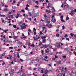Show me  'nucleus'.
I'll use <instances>...</instances> for the list:
<instances>
[{"instance_id":"44","label":"nucleus","mask_w":76,"mask_h":76,"mask_svg":"<svg viewBox=\"0 0 76 76\" xmlns=\"http://www.w3.org/2000/svg\"><path fill=\"white\" fill-rule=\"evenodd\" d=\"M13 27L14 28H16V26L14 25L13 26Z\"/></svg>"},{"instance_id":"20","label":"nucleus","mask_w":76,"mask_h":76,"mask_svg":"<svg viewBox=\"0 0 76 76\" xmlns=\"http://www.w3.org/2000/svg\"><path fill=\"white\" fill-rule=\"evenodd\" d=\"M18 44L19 45L20 44H22V43L20 42V41H19L18 42Z\"/></svg>"},{"instance_id":"38","label":"nucleus","mask_w":76,"mask_h":76,"mask_svg":"<svg viewBox=\"0 0 76 76\" xmlns=\"http://www.w3.org/2000/svg\"><path fill=\"white\" fill-rule=\"evenodd\" d=\"M61 21L63 22H65V21L64 20H63V19H61Z\"/></svg>"},{"instance_id":"54","label":"nucleus","mask_w":76,"mask_h":76,"mask_svg":"<svg viewBox=\"0 0 76 76\" xmlns=\"http://www.w3.org/2000/svg\"><path fill=\"white\" fill-rule=\"evenodd\" d=\"M67 4V3H66V1H64V4Z\"/></svg>"},{"instance_id":"13","label":"nucleus","mask_w":76,"mask_h":76,"mask_svg":"<svg viewBox=\"0 0 76 76\" xmlns=\"http://www.w3.org/2000/svg\"><path fill=\"white\" fill-rule=\"evenodd\" d=\"M52 9H53V11H52V12H53V13H54V12H56V10H55V9L54 8V7H52Z\"/></svg>"},{"instance_id":"3","label":"nucleus","mask_w":76,"mask_h":76,"mask_svg":"<svg viewBox=\"0 0 76 76\" xmlns=\"http://www.w3.org/2000/svg\"><path fill=\"white\" fill-rule=\"evenodd\" d=\"M45 12L47 13L48 14V13H51V10H45Z\"/></svg>"},{"instance_id":"21","label":"nucleus","mask_w":76,"mask_h":76,"mask_svg":"<svg viewBox=\"0 0 76 76\" xmlns=\"http://www.w3.org/2000/svg\"><path fill=\"white\" fill-rule=\"evenodd\" d=\"M42 39H45V38H46V37L44 36L41 37Z\"/></svg>"},{"instance_id":"14","label":"nucleus","mask_w":76,"mask_h":76,"mask_svg":"<svg viewBox=\"0 0 76 76\" xmlns=\"http://www.w3.org/2000/svg\"><path fill=\"white\" fill-rule=\"evenodd\" d=\"M25 28H26V26H22L21 28V29H25Z\"/></svg>"},{"instance_id":"30","label":"nucleus","mask_w":76,"mask_h":76,"mask_svg":"<svg viewBox=\"0 0 76 76\" xmlns=\"http://www.w3.org/2000/svg\"><path fill=\"white\" fill-rule=\"evenodd\" d=\"M38 58H37L36 59V61H39V59Z\"/></svg>"},{"instance_id":"16","label":"nucleus","mask_w":76,"mask_h":76,"mask_svg":"<svg viewBox=\"0 0 76 76\" xmlns=\"http://www.w3.org/2000/svg\"><path fill=\"white\" fill-rule=\"evenodd\" d=\"M57 63L58 64H61V61H59L57 62Z\"/></svg>"},{"instance_id":"60","label":"nucleus","mask_w":76,"mask_h":76,"mask_svg":"<svg viewBox=\"0 0 76 76\" xmlns=\"http://www.w3.org/2000/svg\"><path fill=\"white\" fill-rule=\"evenodd\" d=\"M41 73H42L44 72V71H43V70L42 69L41 70Z\"/></svg>"},{"instance_id":"51","label":"nucleus","mask_w":76,"mask_h":76,"mask_svg":"<svg viewBox=\"0 0 76 76\" xmlns=\"http://www.w3.org/2000/svg\"><path fill=\"white\" fill-rule=\"evenodd\" d=\"M66 40H68V41H69L70 40L68 38H66Z\"/></svg>"},{"instance_id":"35","label":"nucleus","mask_w":76,"mask_h":76,"mask_svg":"<svg viewBox=\"0 0 76 76\" xmlns=\"http://www.w3.org/2000/svg\"><path fill=\"white\" fill-rule=\"evenodd\" d=\"M21 76H26V74H23Z\"/></svg>"},{"instance_id":"8","label":"nucleus","mask_w":76,"mask_h":76,"mask_svg":"<svg viewBox=\"0 0 76 76\" xmlns=\"http://www.w3.org/2000/svg\"><path fill=\"white\" fill-rule=\"evenodd\" d=\"M45 52L46 54H49L50 53V51L49 50H45Z\"/></svg>"},{"instance_id":"64","label":"nucleus","mask_w":76,"mask_h":76,"mask_svg":"<svg viewBox=\"0 0 76 76\" xmlns=\"http://www.w3.org/2000/svg\"><path fill=\"white\" fill-rule=\"evenodd\" d=\"M32 76V75L31 74H28L27 75V76Z\"/></svg>"},{"instance_id":"42","label":"nucleus","mask_w":76,"mask_h":76,"mask_svg":"<svg viewBox=\"0 0 76 76\" xmlns=\"http://www.w3.org/2000/svg\"><path fill=\"white\" fill-rule=\"evenodd\" d=\"M3 63L2 64V65H4V64H5V62L3 61Z\"/></svg>"},{"instance_id":"25","label":"nucleus","mask_w":76,"mask_h":76,"mask_svg":"<svg viewBox=\"0 0 76 76\" xmlns=\"http://www.w3.org/2000/svg\"><path fill=\"white\" fill-rule=\"evenodd\" d=\"M4 32L5 33H6L7 32V31H8V29H7L6 30H3Z\"/></svg>"},{"instance_id":"58","label":"nucleus","mask_w":76,"mask_h":76,"mask_svg":"<svg viewBox=\"0 0 76 76\" xmlns=\"http://www.w3.org/2000/svg\"><path fill=\"white\" fill-rule=\"evenodd\" d=\"M9 48H10L11 49H13V47H9Z\"/></svg>"},{"instance_id":"18","label":"nucleus","mask_w":76,"mask_h":76,"mask_svg":"<svg viewBox=\"0 0 76 76\" xmlns=\"http://www.w3.org/2000/svg\"><path fill=\"white\" fill-rule=\"evenodd\" d=\"M52 28V25L51 24H50V25L49 26V27H48V28Z\"/></svg>"},{"instance_id":"2","label":"nucleus","mask_w":76,"mask_h":76,"mask_svg":"<svg viewBox=\"0 0 76 76\" xmlns=\"http://www.w3.org/2000/svg\"><path fill=\"white\" fill-rule=\"evenodd\" d=\"M43 47H45V48H47V47H50V46H49V45H43Z\"/></svg>"},{"instance_id":"47","label":"nucleus","mask_w":76,"mask_h":76,"mask_svg":"<svg viewBox=\"0 0 76 76\" xmlns=\"http://www.w3.org/2000/svg\"><path fill=\"white\" fill-rule=\"evenodd\" d=\"M61 19H63V15H62L61 17Z\"/></svg>"},{"instance_id":"36","label":"nucleus","mask_w":76,"mask_h":76,"mask_svg":"<svg viewBox=\"0 0 76 76\" xmlns=\"http://www.w3.org/2000/svg\"><path fill=\"white\" fill-rule=\"evenodd\" d=\"M16 3V1L14 0L13 1V2H12V4H14V3Z\"/></svg>"},{"instance_id":"22","label":"nucleus","mask_w":76,"mask_h":76,"mask_svg":"<svg viewBox=\"0 0 76 76\" xmlns=\"http://www.w3.org/2000/svg\"><path fill=\"white\" fill-rule=\"evenodd\" d=\"M35 3L38 5V4H39V2H38V1H35Z\"/></svg>"},{"instance_id":"48","label":"nucleus","mask_w":76,"mask_h":76,"mask_svg":"<svg viewBox=\"0 0 76 76\" xmlns=\"http://www.w3.org/2000/svg\"><path fill=\"white\" fill-rule=\"evenodd\" d=\"M44 17H45V18H47V17H48L47 15H46V14L45 15H44Z\"/></svg>"},{"instance_id":"27","label":"nucleus","mask_w":76,"mask_h":76,"mask_svg":"<svg viewBox=\"0 0 76 76\" xmlns=\"http://www.w3.org/2000/svg\"><path fill=\"white\" fill-rule=\"evenodd\" d=\"M56 37H60V35L59 34H56Z\"/></svg>"},{"instance_id":"53","label":"nucleus","mask_w":76,"mask_h":76,"mask_svg":"<svg viewBox=\"0 0 76 76\" xmlns=\"http://www.w3.org/2000/svg\"><path fill=\"white\" fill-rule=\"evenodd\" d=\"M64 69V67H62V69H61V70L62 71H63V69Z\"/></svg>"},{"instance_id":"23","label":"nucleus","mask_w":76,"mask_h":76,"mask_svg":"<svg viewBox=\"0 0 76 76\" xmlns=\"http://www.w3.org/2000/svg\"><path fill=\"white\" fill-rule=\"evenodd\" d=\"M66 19V20H68L69 19V18L68 16H67Z\"/></svg>"},{"instance_id":"29","label":"nucleus","mask_w":76,"mask_h":76,"mask_svg":"<svg viewBox=\"0 0 76 76\" xmlns=\"http://www.w3.org/2000/svg\"><path fill=\"white\" fill-rule=\"evenodd\" d=\"M31 47H35V45H34V44H33L31 45Z\"/></svg>"},{"instance_id":"17","label":"nucleus","mask_w":76,"mask_h":76,"mask_svg":"<svg viewBox=\"0 0 76 76\" xmlns=\"http://www.w3.org/2000/svg\"><path fill=\"white\" fill-rule=\"evenodd\" d=\"M64 51H69V50L67 48H65L64 49Z\"/></svg>"},{"instance_id":"50","label":"nucleus","mask_w":76,"mask_h":76,"mask_svg":"<svg viewBox=\"0 0 76 76\" xmlns=\"http://www.w3.org/2000/svg\"><path fill=\"white\" fill-rule=\"evenodd\" d=\"M22 67H23V66H21V68L20 70H21V71H22L23 70V69H22Z\"/></svg>"},{"instance_id":"59","label":"nucleus","mask_w":76,"mask_h":76,"mask_svg":"<svg viewBox=\"0 0 76 76\" xmlns=\"http://www.w3.org/2000/svg\"><path fill=\"white\" fill-rule=\"evenodd\" d=\"M60 34H62V33H63V31H60Z\"/></svg>"},{"instance_id":"62","label":"nucleus","mask_w":76,"mask_h":76,"mask_svg":"<svg viewBox=\"0 0 76 76\" xmlns=\"http://www.w3.org/2000/svg\"><path fill=\"white\" fill-rule=\"evenodd\" d=\"M27 69H28V70H31V67H30L29 68H27Z\"/></svg>"},{"instance_id":"46","label":"nucleus","mask_w":76,"mask_h":76,"mask_svg":"<svg viewBox=\"0 0 76 76\" xmlns=\"http://www.w3.org/2000/svg\"><path fill=\"white\" fill-rule=\"evenodd\" d=\"M70 12H71V13H73V12H74V10H72Z\"/></svg>"},{"instance_id":"33","label":"nucleus","mask_w":76,"mask_h":76,"mask_svg":"<svg viewBox=\"0 0 76 76\" xmlns=\"http://www.w3.org/2000/svg\"><path fill=\"white\" fill-rule=\"evenodd\" d=\"M27 19H28V20H29L30 21H31V20H32V19H31V18H27Z\"/></svg>"},{"instance_id":"32","label":"nucleus","mask_w":76,"mask_h":76,"mask_svg":"<svg viewBox=\"0 0 76 76\" xmlns=\"http://www.w3.org/2000/svg\"><path fill=\"white\" fill-rule=\"evenodd\" d=\"M21 11L22 12H23V13H25V10H21Z\"/></svg>"},{"instance_id":"56","label":"nucleus","mask_w":76,"mask_h":76,"mask_svg":"<svg viewBox=\"0 0 76 76\" xmlns=\"http://www.w3.org/2000/svg\"><path fill=\"white\" fill-rule=\"evenodd\" d=\"M3 58V56H1V57H0V59H2Z\"/></svg>"},{"instance_id":"5","label":"nucleus","mask_w":76,"mask_h":76,"mask_svg":"<svg viewBox=\"0 0 76 76\" xmlns=\"http://www.w3.org/2000/svg\"><path fill=\"white\" fill-rule=\"evenodd\" d=\"M33 32H34V35H36V34H37V33H36V29H35V28H33Z\"/></svg>"},{"instance_id":"45","label":"nucleus","mask_w":76,"mask_h":76,"mask_svg":"<svg viewBox=\"0 0 76 76\" xmlns=\"http://www.w3.org/2000/svg\"><path fill=\"white\" fill-rule=\"evenodd\" d=\"M13 15H11V18H12V19H13V18H14V17H13Z\"/></svg>"},{"instance_id":"49","label":"nucleus","mask_w":76,"mask_h":76,"mask_svg":"<svg viewBox=\"0 0 76 76\" xmlns=\"http://www.w3.org/2000/svg\"><path fill=\"white\" fill-rule=\"evenodd\" d=\"M65 28V27H64V26H62V29H64Z\"/></svg>"},{"instance_id":"41","label":"nucleus","mask_w":76,"mask_h":76,"mask_svg":"<svg viewBox=\"0 0 76 76\" xmlns=\"http://www.w3.org/2000/svg\"><path fill=\"white\" fill-rule=\"evenodd\" d=\"M62 57H63V58H66V56L65 55V56H62Z\"/></svg>"},{"instance_id":"4","label":"nucleus","mask_w":76,"mask_h":76,"mask_svg":"<svg viewBox=\"0 0 76 76\" xmlns=\"http://www.w3.org/2000/svg\"><path fill=\"white\" fill-rule=\"evenodd\" d=\"M50 71H51V70H50L49 71H45L44 72V73H45V74H46V75H47V73H48L49 72H50Z\"/></svg>"},{"instance_id":"1","label":"nucleus","mask_w":76,"mask_h":76,"mask_svg":"<svg viewBox=\"0 0 76 76\" xmlns=\"http://www.w3.org/2000/svg\"><path fill=\"white\" fill-rule=\"evenodd\" d=\"M31 16L32 17V18H35L36 17L39 16V15L37 13H35V12L34 10H33Z\"/></svg>"},{"instance_id":"34","label":"nucleus","mask_w":76,"mask_h":76,"mask_svg":"<svg viewBox=\"0 0 76 76\" xmlns=\"http://www.w3.org/2000/svg\"><path fill=\"white\" fill-rule=\"evenodd\" d=\"M25 9H26V10H28V8L27 7H26L25 8Z\"/></svg>"},{"instance_id":"26","label":"nucleus","mask_w":76,"mask_h":76,"mask_svg":"<svg viewBox=\"0 0 76 76\" xmlns=\"http://www.w3.org/2000/svg\"><path fill=\"white\" fill-rule=\"evenodd\" d=\"M69 15H70L71 16H73V15H74V14H73V13L72 12L70 13Z\"/></svg>"},{"instance_id":"63","label":"nucleus","mask_w":76,"mask_h":76,"mask_svg":"<svg viewBox=\"0 0 76 76\" xmlns=\"http://www.w3.org/2000/svg\"><path fill=\"white\" fill-rule=\"evenodd\" d=\"M45 26H48V27H49V25H48V24H47L46 25H45Z\"/></svg>"},{"instance_id":"61","label":"nucleus","mask_w":76,"mask_h":76,"mask_svg":"<svg viewBox=\"0 0 76 76\" xmlns=\"http://www.w3.org/2000/svg\"><path fill=\"white\" fill-rule=\"evenodd\" d=\"M54 18V15H52V19H53Z\"/></svg>"},{"instance_id":"12","label":"nucleus","mask_w":76,"mask_h":76,"mask_svg":"<svg viewBox=\"0 0 76 76\" xmlns=\"http://www.w3.org/2000/svg\"><path fill=\"white\" fill-rule=\"evenodd\" d=\"M8 10L9 9H8L6 7H5V8L3 10L4 11H8Z\"/></svg>"},{"instance_id":"40","label":"nucleus","mask_w":76,"mask_h":76,"mask_svg":"<svg viewBox=\"0 0 76 76\" xmlns=\"http://www.w3.org/2000/svg\"><path fill=\"white\" fill-rule=\"evenodd\" d=\"M1 3L2 4V6H4V3H3L2 2H1Z\"/></svg>"},{"instance_id":"15","label":"nucleus","mask_w":76,"mask_h":76,"mask_svg":"<svg viewBox=\"0 0 76 76\" xmlns=\"http://www.w3.org/2000/svg\"><path fill=\"white\" fill-rule=\"evenodd\" d=\"M51 21H52V22L54 23V22H55L56 21V19H54V20L53 19H52L51 20Z\"/></svg>"},{"instance_id":"52","label":"nucleus","mask_w":76,"mask_h":76,"mask_svg":"<svg viewBox=\"0 0 76 76\" xmlns=\"http://www.w3.org/2000/svg\"><path fill=\"white\" fill-rule=\"evenodd\" d=\"M73 53H74V54H75V55L76 56V52H75V51H74V52Z\"/></svg>"},{"instance_id":"37","label":"nucleus","mask_w":76,"mask_h":76,"mask_svg":"<svg viewBox=\"0 0 76 76\" xmlns=\"http://www.w3.org/2000/svg\"><path fill=\"white\" fill-rule=\"evenodd\" d=\"M42 35L43 34V33L42 32V31H40V34L39 35Z\"/></svg>"},{"instance_id":"6","label":"nucleus","mask_w":76,"mask_h":76,"mask_svg":"<svg viewBox=\"0 0 76 76\" xmlns=\"http://www.w3.org/2000/svg\"><path fill=\"white\" fill-rule=\"evenodd\" d=\"M42 43H45L46 42V39H42Z\"/></svg>"},{"instance_id":"9","label":"nucleus","mask_w":76,"mask_h":76,"mask_svg":"<svg viewBox=\"0 0 76 76\" xmlns=\"http://www.w3.org/2000/svg\"><path fill=\"white\" fill-rule=\"evenodd\" d=\"M51 7V5L50 4V3H48V6H47V8H49Z\"/></svg>"},{"instance_id":"28","label":"nucleus","mask_w":76,"mask_h":76,"mask_svg":"<svg viewBox=\"0 0 76 76\" xmlns=\"http://www.w3.org/2000/svg\"><path fill=\"white\" fill-rule=\"evenodd\" d=\"M17 57H18V58H19V53H17Z\"/></svg>"},{"instance_id":"43","label":"nucleus","mask_w":76,"mask_h":76,"mask_svg":"<svg viewBox=\"0 0 76 76\" xmlns=\"http://www.w3.org/2000/svg\"><path fill=\"white\" fill-rule=\"evenodd\" d=\"M8 6H9L8 5H5V7H8Z\"/></svg>"},{"instance_id":"7","label":"nucleus","mask_w":76,"mask_h":76,"mask_svg":"<svg viewBox=\"0 0 76 76\" xmlns=\"http://www.w3.org/2000/svg\"><path fill=\"white\" fill-rule=\"evenodd\" d=\"M20 16V14L17 13L16 16H15V18H16L17 19H18Z\"/></svg>"},{"instance_id":"19","label":"nucleus","mask_w":76,"mask_h":76,"mask_svg":"<svg viewBox=\"0 0 76 76\" xmlns=\"http://www.w3.org/2000/svg\"><path fill=\"white\" fill-rule=\"evenodd\" d=\"M18 36H14L13 37V38H14V39H17V38H18Z\"/></svg>"},{"instance_id":"39","label":"nucleus","mask_w":76,"mask_h":76,"mask_svg":"<svg viewBox=\"0 0 76 76\" xmlns=\"http://www.w3.org/2000/svg\"><path fill=\"white\" fill-rule=\"evenodd\" d=\"M28 13L29 15L30 16H31V12H28Z\"/></svg>"},{"instance_id":"24","label":"nucleus","mask_w":76,"mask_h":76,"mask_svg":"<svg viewBox=\"0 0 76 76\" xmlns=\"http://www.w3.org/2000/svg\"><path fill=\"white\" fill-rule=\"evenodd\" d=\"M70 35L71 36V37H73V35H74V34L72 33H71L70 34Z\"/></svg>"},{"instance_id":"55","label":"nucleus","mask_w":76,"mask_h":76,"mask_svg":"<svg viewBox=\"0 0 76 76\" xmlns=\"http://www.w3.org/2000/svg\"><path fill=\"white\" fill-rule=\"evenodd\" d=\"M46 23H47L49 24V23H50V21H47L46 22Z\"/></svg>"},{"instance_id":"10","label":"nucleus","mask_w":76,"mask_h":76,"mask_svg":"<svg viewBox=\"0 0 76 76\" xmlns=\"http://www.w3.org/2000/svg\"><path fill=\"white\" fill-rule=\"evenodd\" d=\"M43 44H42V42H40L39 43V46H40V47H41V45H42V46H43Z\"/></svg>"},{"instance_id":"11","label":"nucleus","mask_w":76,"mask_h":76,"mask_svg":"<svg viewBox=\"0 0 76 76\" xmlns=\"http://www.w3.org/2000/svg\"><path fill=\"white\" fill-rule=\"evenodd\" d=\"M33 38H34V40H35V41H37V40H38V39L37 37H35V36H34L33 37Z\"/></svg>"},{"instance_id":"31","label":"nucleus","mask_w":76,"mask_h":76,"mask_svg":"<svg viewBox=\"0 0 76 76\" xmlns=\"http://www.w3.org/2000/svg\"><path fill=\"white\" fill-rule=\"evenodd\" d=\"M68 37V36L67 35V34H65V35L64 36V37L66 38V37Z\"/></svg>"},{"instance_id":"57","label":"nucleus","mask_w":76,"mask_h":76,"mask_svg":"<svg viewBox=\"0 0 76 76\" xmlns=\"http://www.w3.org/2000/svg\"><path fill=\"white\" fill-rule=\"evenodd\" d=\"M28 32H31V29H29L28 30Z\"/></svg>"}]
</instances>
